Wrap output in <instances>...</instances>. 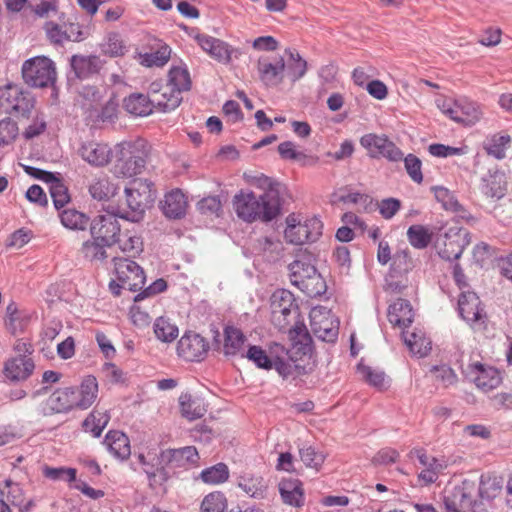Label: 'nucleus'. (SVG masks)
Listing matches in <instances>:
<instances>
[{"label": "nucleus", "instance_id": "8fccbe9b", "mask_svg": "<svg viewBox=\"0 0 512 512\" xmlns=\"http://www.w3.org/2000/svg\"><path fill=\"white\" fill-rule=\"evenodd\" d=\"M170 56L171 48L167 44L159 42L156 51L143 56V63L148 67H162L169 61Z\"/></svg>", "mask_w": 512, "mask_h": 512}, {"label": "nucleus", "instance_id": "39448f33", "mask_svg": "<svg viewBox=\"0 0 512 512\" xmlns=\"http://www.w3.org/2000/svg\"><path fill=\"white\" fill-rule=\"evenodd\" d=\"M34 97L18 84L0 88V108L7 114L27 117L34 107Z\"/></svg>", "mask_w": 512, "mask_h": 512}, {"label": "nucleus", "instance_id": "b1692460", "mask_svg": "<svg viewBox=\"0 0 512 512\" xmlns=\"http://www.w3.org/2000/svg\"><path fill=\"white\" fill-rule=\"evenodd\" d=\"M387 317L393 326L405 329L409 327L414 320V311L410 301L398 298L389 305Z\"/></svg>", "mask_w": 512, "mask_h": 512}, {"label": "nucleus", "instance_id": "37998d69", "mask_svg": "<svg viewBox=\"0 0 512 512\" xmlns=\"http://www.w3.org/2000/svg\"><path fill=\"white\" fill-rule=\"evenodd\" d=\"M61 223L71 230H85L89 224V217L75 209H66L60 214Z\"/></svg>", "mask_w": 512, "mask_h": 512}, {"label": "nucleus", "instance_id": "20e7f679", "mask_svg": "<svg viewBox=\"0 0 512 512\" xmlns=\"http://www.w3.org/2000/svg\"><path fill=\"white\" fill-rule=\"evenodd\" d=\"M127 206L130 212L121 214L120 217L132 222L139 221L145 209L152 206L156 198L153 183L147 180L135 181L132 187L125 189Z\"/></svg>", "mask_w": 512, "mask_h": 512}, {"label": "nucleus", "instance_id": "680f3d73", "mask_svg": "<svg viewBox=\"0 0 512 512\" xmlns=\"http://www.w3.org/2000/svg\"><path fill=\"white\" fill-rule=\"evenodd\" d=\"M357 371L362 378L370 385L382 388L384 386L385 374L382 371L375 370L363 363L357 365Z\"/></svg>", "mask_w": 512, "mask_h": 512}, {"label": "nucleus", "instance_id": "4d7b16f0", "mask_svg": "<svg viewBox=\"0 0 512 512\" xmlns=\"http://www.w3.org/2000/svg\"><path fill=\"white\" fill-rule=\"evenodd\" d=\"M253 184L260 189H263L264 193H272L277 203H281L280 193L282 184L277 180L268 177L264 174H260L253 178Z\"/></svg>", "mask_w": 512, "mask_h": 512}, {"label": "nucleus", "instance_id": "e433bc0d", "mask_svg": "<svg viewBox=\"0 0 512 512\" xmlns=\"http://www.w3.org/2000/svg\"><path fill=\"white\" fill-rule=\"evenodd\" d=\"M238 486L249 496L263 498L267 485L261 476L243 475L238 479Z\"/></svg>", "mask_w": 512, "mask_h": 512}, {"label": "nucleus", "instance_id": "7ed1b4c3", "mask_svg": "<svg viewBox=\"0 0 512 512\" xmlns=\"http://www.w3.org/2000/svg\"><path fill=\"white\" fill-rule=\"evenodd\" d=\"M116 279L109 283V289L114 296H120L121 289L132 292L141 290L146 281L142 267L127 258H114Z\"/></svg>", "mask_w": 512, "mask_h": 512}, {"label": "nucleus", "instance_id": "423d86ee", "mask_svg": "<svg viewBox=\"0 0 512 512\" xmlns=\"http://www.w3.org/2000/svg\"><path fill=\"white\" fill-rule=\"evenodd\" d=\"M22 77L24 82L31 87L51 86L56 80L55 65L45 56L28 59L22 65Z\"/></svg>", "mask_w": 512, "mask_h": 512}, {"label": "nucleus", "instance_id": "c9c22d12", "mask_svg": "<svg viewBox=\"0 0 512 512\" xmlns=\"http://www.w3.org/2000/svg\"><path fill=\"white\" fill-rule=\"evenodd\" d=\"M110 416L106 411H99L94 409L89 413L82 423L83 430L89 432L93 437L98 438L101 436L102 431L109 423Z\"/></svg>", "mask_w": 512, "mask_h": 512}, {"label": "nucleus", "instance_id": "603ef678", "mask_svg": "<svg viewBox=\"0 0 512 512\" xmlns=\"http://www.w3.org/2000/svg\"><path fill=\"white\" fill-rule=\"evenodd\" d=\"M287 227L284 232L285 239L292 244L301 245L310 242L307 230L303 223H292L290 217L287 218Z\"/></svg>", "mask_w": 512, "mask_h": 512}, {"label": "nucleus", "instance_id": "c85d7f7f", "mask_svg": "<svg viewBox=\"0 0 512 512\" xmlns=\"http://www.w3.org/2000/svg\"><path fill=\"white\" fill-rule=\"evenodd\" d=\"M123 105L127 112L135 116H147L152 113L154 107L159 109L157 99H150L142 93L131 94L124 99Z\"/></svg>", "mask_w": 512, "mask_h": 512}, {"label": "nucleus", "instance_id": "f257e3e1", "mask_svg": "<svg viewBox=\"0 0 512 512\" xmlns=\"http://www.w3.org/2000/svg\"><path fill=\"white\" fill-rule=\"evenodd\" d=\"M273 197L272 193L257 197L252 191L241 190L234 196L233 206L237 216L245 222H270L281 212V203Z\"/></svg>", "mask_w": 512, "mask_h": 512}, {"label": "nucleus", "instance_id": "3c124183", "mask_svg": "<svg viewBox=\"0 0 512 512\" xmlns=\"http://www.w3.org/2000/svg\"><path fill=\"white\" fill-rule=\"evenodd\" d=\"M106 247L107 245H104L98 239L92 238V240H87L82 244L81 253L89 261H103L107 258Z\"/></svg>", "mask_w": 512, "mask_h": 512}, {"label": "nucleus", "instance_id": "774afa93", "mask_svg": "<svg viewBox=\"0 0 512 512\" xmlns=\"http://www.w3.org/2000/svg\"><path fill=\"white\" fill-rule=\"evenodd\" d=\"M222 204L217 196L205 197L197 203V208L204 215H218Z\"/></svg>", "mask_w": 512, "mask_h": 512}, {"label": "nucleus", "instance_id": "f8f14e48", "mask_svg": "<svg viewBox=\"0 0 512 512\" xmlns=\"http://www.w3.org/2000/svg\"><path fill=\"white\" fill-rule=\"evenodd\" d=\"M209 349V342L200 334L192 331L185 332L177 344L178 356L190 362L204 360Z\"/></svg>", "mask_w": 512, "mask_h": 512}, {"label": "nucleus", "instance_id": "ea45409f", "mask_svg": "<svg viewBox=\"0 0 512 512\" xmlns=\"http://www.w3.org/2000/svg\"><path fill=\"white\" fill-rule=\"evenodd\" d=\"M285 54L289 57L287 76L292 82H296L305 75L307 62L301 58L295 49L288 48L285 50Z\"/></svg>", "mask_w": 512, "mask_h": 512}, {"label": "nucleus", "instance_id": "a18cd8bd", "mask_svg": "<svg viewBox=\"0 0 512 512\" xmlns=\"http://www.w3.org/2000/svg\"><path fill=\"white\" fill-rule=\"evenodd\" d=\"M101 52L109 57H120L126 52V46L119 33L111 32L100 45Z\"/></svg>", "mask_w": 512, "mask_h": 512}, {"label": "nucleus", "instance_id": "2eb2a0df", "mask_svg": "<svg viewBox=\"0 0 512 512\" xmlns=\"http://www.w3.org/2000/svg\"><path fill=\"white\" fill-rule=\"evenodd\" d=\"M219 337L220 333L216 330L214 335L215 349H221L226 357L241 356L244 358L247 338L239 328L230 325L224 328V343L222 347Z\"/></svg>", "mask_w": 512, "mask_h": 512}, {"label": "nucleus", "instance_id": "a211bd4d", "mask_svg": "<svg viewBox=\"0 0 512 512\" xmlns=\"http://www.w3.org/2000/svg\"><path fill=\"white\" fill-rule=\"evenodd\" d=\"M288 269L291 283L302 291L308 289V281L320 279L317 269L311 264L309 257L305 255L290 263Z\"/></svg>", "mask_w": 512, "mask_h": 512}, {"label": "nucleus", "instance_id": "6ab92c4d", "mask_svg": "<svg viewBox=\"0 0 512 512\" xmlns=\"http://www.w3.org/2000/svg\"><path fill=\"white\" fill-rule=\"evenodd\" d=\"M158 464H165L173 468L187 467L196 464L199 460L198 451L194 446L161 451L157 457Z\"/></svg>", "mask_w": 512, "mask_h": 512}, {"label": "nucleus", "instance_id": "bb28decb", "mask_svg": "<svg viewBox=\"0 0 512 512\" xmlns=\"http://www.w3.org/2000/svg\"><path fill=\"white\" fill-rule=\"evenodd\" d=\"M103 444L114 457L120 460H126L131 455L129 438L121 431H109L104 438Z\"/></svg>", "mask_w": 512, "mask_h": 512}, {"label": "nucleus", "instance_id": "de8ad7c7", "mask_svg": "<svg viewBox=\"0 0 512 512\" xmlns=\"http://www.w3.org/2000/svg\"><path fill=\"white\" fill-rule=\"evenodd\" d=\"M154 333L157 339L162 342H172L178 337V327L172 324L168 319L159 317L154 323Z\"/></svg>", "mask_w": 512, "mask_h": 512}, {"label": "nucleus", "instance_id": "338daca9", "mask_svg": "<svg viewBox=\"0 0 512 512\" xmlns=\"http://www.w3.org/2000/svg\"><path fill=\"white\" fill-rule=\"evenodd\" d=\"M341 201L345 203L360 204L364 211H372L377 205V202H375L370 196L359 192L348 193L341 197Z\"/></svg>", "mask_w": 512, "mask_h": 512}, {"label": "nucleus", "instance_id": "a19ab883", "mask_svg": "<svg viewBox=\"0 0 512 512\" xmlns=\"http://www.w3.org/2000/svg\"><path fill=\"white\" fill-rule=\"evenodd\" d=\"M311 329L315 337L324 342H335L338 337V327L333 325L329 319L317 321L315 318L311 320Z\"/></svg>", "mask_w": 512, "mask_h": 512}, {"label": "nucleus", "instance_id": "2f4dec72", "mask_svg": "<svg viewBox=\"0 0 512 512\" xmlns=\"http://www.w3.org/2000/svg\"><path fill=\"white\" fill-rule=\"evenodd\" d=\"M179 405L182 416L190 421L201 418L207 411L203 399L189 393L179 397Z\"/></svg>", "mask_w": 512, "mask_h": 512}, {"label": "nucleus", "instance_id": "49530a36", "mask_svg": "<svg viewBox=\"0 0 512 512\" xmlns=\"http://www.w3.org/2000/svg\"><path fill=\"white\" fill-rule=\"evenodd\" d=\"M200 478L207 484H221L228 480L229 469L225 463H217L202 470Z\"/></svg>", "mask_w": 512, "mask_h": 512}, {"label": "nucleus", "instance_id": "5701e85b", "mask_svg": "<svg viewBox=\"0 0 512 512\" xmlns=\"http://www.w3.org/2000/svg\"><path fill=\"white\" fill-rule=\"evenodd\" d=\"M285 67L283 57L277 58L274 63L269 62L266 58L258 60L259 77L266 86L279 85L284 79Z\"/></svg>", "mask_w": 512, "mask_h": 512}, {"label": "nucleus", "instance_id": "58836bf2", "mask_svg": "<svg viewBox=\"0 0 512 512\" xmlns=\"http://www.w3.org/2000/svg\"><path fill=\"white\" fill-rule=\"evenodd\" d=\"M433 234L421 224L411 225L407 230V239L416 249H425L432 241Z\"/></svg>", "mask_w": 512, "mask_h": 512}, {"label": "nucleus", "instance_id": "393cba45", "mask_svg": "<svg viewBox=\"0 0 512 512\" xmlns=\"http://www.w3.org/2000/svg\"><path fill=\"white\" fill-rule=\"evenodd\" d=\"M70 65L77 78L87 79L100 72L104 61L96 55H73L70 59Z\"/></svg>", "mask_w": 512, "mask_h": 512}, {"label": "nucleus", "instance_id": "473e14b6", "mask_svg": "<svg viewBox=\"0 0 512 512\" xmlns=\"http://www.w3.org/2000/svg\"><path fill=\"white\" fill-rule=\"evenodd\" d=\"M289 339L296 353L307 355L311 352L312 338L303 322L298 321L289 329Z\"/></svg>", "mask_w": 512, "mask_h": 512}, {"label": "nucleus", "instance_id": "4c0bfd02", "mask_svg": "<svg viewBox=\"0 0 512 512\" xmlns=\"http://www.w3.org/2000/svg\"><path fill=\"white\" fill-rule=\"evenodd\" d=\"M278 153L284 160H295L302 162L303 165H315L319 158L316 156H308L303 152L295 149L292 141H284L278 145Z\"/></svg>", "mask_w": 512, "mask_h": 512}, {"label": "nucleus", "instance_id": "69168bd1", "mask_svg": "<svg viewBox=\"0 0 512 512\" xmlns=\"http://www.w3.org/2000/svg\"><path fill=\"white\" fill-rule=\"evenodd\" d=\"M273 321L280 329H286L290 324L288 317L292 312H297L298 308L295 307H281L277 304H271Z\"/></svg>", "mask_w": 512, "mask_h": 512}, {"label": "nucleus", "instance_id": "052dcab7", "mask_svg": "<svg viewBox=\"0 0 512 512\" xmlns=\"http://www.w3.org/2000/svg\"><path fill=\"white\" fill-rule=\"evenodd\" d=\"M510 140L509 135H493L486 146L487 153L497 159L504 158Z\"/></svg>", "mask_w": 512, "mask_h": 512}, {"label": "nucleus", "instance_id": "aec40b11", "mask_svg": "<svg viewBox=\"0 0 512 512\" xmlns=\"http://www.w3.org/2000/svg\"><path fill=\"white\" fill-rule=\"evenodd\" d=\"M78 154L91 166L103 167L110 162L112 150L107 144L88 141L81 144Z\"/></svg>", "mask_w": 512, "mask_h": 512}, {"label": "nucleus", "instance_id": "c756f323", "mask_svg": "<svg viewBox=\"0 0 512 512\" xmlns=\"http://www.w3.org/2000/svg\"><path fill=\"white\" fill-rule=\"evenodd\" d=\"M98 394V382L92 375L86 376L79 388H76V402L78 409L89 408L96 400Z\"/></svg>", "mask_w": 512, "mask_h": 512}, {"label": "nucleus", "instance_id": "f3484780", "mask_svg": "<svg viewBox=\"0 0 512 512\" xmlns=\"http://www.w3.org/2000/svg\"><path fill=\"white\" fill-rule=\"evenodd\" d=\"M470 374L476 387L484 392H489L500 386L503 376L497 368L480 362L469 365Z\"/></svg>", "mask_w": 512, "mask_h": 512}, {"label": "nucleus", "instance_id": "4468645a", "mask_svg": "<svg viewBox=\"0 0 512 512\" xmlns=\"http://www.w3.org/2000/svg\"><path fill=\"white\" fill-rule=\"evenodd\" d=\"M408 456L410 458L416 456L419 463L424 467V469L419 473L418 479L425 485L435 483L439 474L448 467V462L444 458L439 459L429 456L422 448L412 449Z\"/></svg>", "mask_w": 512, "mask_h": 512}, {"label": "nucleus", "instance_id": "6e6552de", "mask_svg": "<svg viewBox=\"0 0 512 512\" xmlns=\"http://www.w3.org/2000/svg\"><path fill=\"white\" fill-rule=\"evenodd\" d=\"M470 232L465 228L450 227L436 240L438 255L447 261H454L461 257L464 249L470 244Z\"/></svg>", "mask_w": 512, "mask_h": 512}, {"label": "nucleus", "instance_id": "6e6d98bb", "mask_svg": "<svg viewBox=\"0 0 512 512\" xmlns=\"http://www.w3.org/2000/svg\"><path fill=\"white\" fill-rule=\"evenodd\" d=\"M49 191L56 209L64 207L70 200L67 187L58 177L49 184Z\"/></svg>", "mask_w": 512, "mask_h": 512}, {"label": "nucleus", "instance_id": "1a4fd4ad", "mask_svg": "<svg viewBox=\"0 0 512 512\" xmlns=\"http://www.w3.org/2000/svg\"><path fill=\"white\" fill-rule=\"evenodd\" d=\"M190 73L186 67L173 66L168 73L167 88L170 89V97L167 100L157 99V105L162 112L176 109L182 102L181 93L191 89Z\"/></svg>", "mask_w": 512, "mask_h": 512}, {"label": "nucleus", "instance_id": "dca6fc26", "mask_svg": "<svg viewBox=\"0 0 512 512\" xmlns=\"http://www.w3.org/2000/svg\"><path fill=\"white\" fill-rule=\"evenodd\" d=\"M445 107V105L443 106ZM443 112L452 120L465 126H472L481 118L482 112L477 103L468 99H459L444 108Z\"/></svg>", "mask_w": 512, "mask_h": 512}, {"label": "nucleus", "instance_id": "c03bdc74", "mask_svg": "<svg viewBox=\"0 0 512 512\" xmlns=\"http://www.w3.org/2000/svg\"><path fill=\"white\" fill-rule=\"evenodd\" d=\"M42 475L51 481H64L70 485L76 480L77 470L72 467H52L44 465L42 467Z\"/></svg>", "mask_w": 512, "mask_h": 512}, {"label": "nucleus", "instance_id": "79ce46f5", "mask_svg": "<svg viewBox=\"0 0 512 512\" xmlns=\"http://www.w3.org/2000/svg\"><path fill=\"white\" fill-rule=\"evenodd\" d=\"M505 190V182L501 174L496 173L482 179L481 191L487 197L500 199L504 196Z\"/></svg>", "mask_w": 512, "mask_h": 512}, {"label": "nucleus", "instance_id": "72a5a7b5", "mask_svg": "<svg viewBox=\"0 0 512 512\" xmlns=\"http://www.w3.org/2000/svg\"><path fill=\"white\" fill-rule=\"evenodd\" d=\"M279 491L284 503L300 507L304 502L302 484L299 480H284L279 484Z\"/></svg>", "mask_w": 512, "mask_h": 512}, {"label": "nucleus", "instance_id": "13d9d810", "mask_svg": "<svg viewBox=\"0 0 512 512\" xmlns=\"http://www.w3.org/2000/svg\"><path fill=\"white\" fill-rule=\"evenodd\" d=\"M301 461L310 468L319 470L325 461L326 456L312 446H305L299 449Z\"/></svg>", "mask_w": 512, "mask_h": 512}, {"label": "nucleus", "instance_id": "f03ea898", "mask_svg": "<svg viewBox=\"0 0 512 512\" xmlns=\"http://www.w3.org/2000/svg\"><path fill=\"white\" fill-rule=\"evenodd\" d=\"M151 154V145L144 138L124 141L115 147V173L123 177L141 174Z\"/></svg>", "mask_w": 512, "mask_h": 512}, {"label": "nucleus", "instance_id": "7c9ffc66", "mask_svg": "<svg viewBox=\"0 0 512 512\" xmlns=\"http://www.w3.org/2000/svg\"><path fill=\"white\" fill-rule=\"evenodd\" d=\"M29 321L30 315L24 310H19L14 302L7 306L5 327L12 335L24 332Z\"/></svg>", "mask_w": 512, "mask_h": 512}, {"label": "nucleus", "instance_id": "bf43d9fd", "mask_svg": "<svg viewBox=\"0 0 512 512\" xmlns=\"http://www.w3.org/2000/svg\"><path fill=\"white\" fill-rule=\"evenodd\" d=\"M19 135L17 123L11 118H4L0 121V146L12 144Z\"/></svg>", "mask_w": 512, "mask_h": 512}, {"label": "nucleus", "instance_id": "f704fd0d", "mask_svg": "<svg viewBox=\"0 0 512 512\" xmlns=\"http://www.w3.org/2000/svg\"><path fill=\"white\" fill-rule=\"evenodd\" d=\"M91 197L98 201H106L116 193V187L109 177L103 173L92 179L88 187Z\"/></svg>", "mask_w": 512, "mask_h": 512}, {"label": "nucleus", "instance_id": "ddd939ff", "mask_svg": "<svg viewBox=\"0 0 512 512\" xmlns=\"http://www.w3.org/2000/svg\"><path fill=\"white\" fill-rule=\"evenodd\" d=\"M120 230L116 215L111 213L98 215L90 223L92 238L98 239L107 247H111L119 241Z\"/></svg>", "mask_w": 512, "mask_h": 512}, {"label": "nucleus", "instance_id": "0eeeda50", "mask_svg": "<svg viewBox=\"0 0 512 512\" xmlns=\"http://www.w3.org/2000/svg\"><path fill=\"white\" fill-rule=\"evenodd\" d=\"M460 317L475 331L484 332L488 326V315L479 296L473 291H462L458 299Z\"/></svg>", "mask_w": 512, "mask_h": 512}, {"label": "nucleus", "instance_id": "864d4df0", "mask_svg": "<svg viewBox=\"0 0 512 512\" xmlns=\"http://www.w3.org/2000/svg\"><path fill=\"white\" fill-rule=\"evenodd\" d=\"M244 357L253 362L258 368L264 370L273 368V363L270 361L268 352L260 346L249 345Z\"/></svg>", "mask_w": 512, "mask_h": 512}, {"label": "nucleus", "instance_id": "a878e982", "mask_svg": "<svg viewBox=\"0 0 512 512\" xmlns=\"http://www.w3.org/2000/svg\"><path fill=\"white\" fill-rule=\"evenodd\" d=\"M434 196L446 211L456 213L460 218L468 223L474 221V217L459 203L455 195L447 188L439 186L434 187Z\"/></svg>", "mask_w": 512, "mask_h": 512}, {"label": "nucleus", "instance_id": "09e8293b", "mask_svg": "<svg viewBox=\"0 0 512 512\" xmlns=\"http://www.w3.org/2000/svg\"><path fill=\"white\" fill-rule=\"evenodd\" d=\"M405 344L414 355L420 357L426 356L431 350V343L427 341L423 336L416 334L415 332L407 334L402 332Z\"/></svg>", "mask_w": 512, "mask_h": 512}, {"label": "nucleus", "instance_id": "e2e57ef3", "mask_svg": "<svg viewBox=\"0 0 512 512\" xmlns=\"http://www.w3.org/2000/svg\"><path fill=\"white\" fill-rule=\"evenodd\" d=\"M44 29L48 40L52 44L62 46L67 42L63 24L61 25L53 21H48L45 23Z\"/></svg>", "mask_w": 512, "mask_h": 512}, {"label": "nucleus", "instance_id": "412c9836", "mask_svg": "<svg viewBox=\"0 0 512 512\" xmlns=\"http://www.w3.org/2000/svg\"><path fill=\"white\" fill-rule=\"evenodd\" d=\"M195 40L206 53L218 62L226 64L231 61L234 49L223 40L206 34H197Z\"/></svg>", "mask_w": 512, "mask_h": 512}, {"label": "nucleus", "instance_id": "5fc2aeb1", "mask_svg": "<svg viewBox=\"0 0 512 512\" xmlns=\"http://www.w3.org/2000/svg\"><path fill=\"white\" fill-rule=\"evenodd\" d=\"M227 499L222 492H213L205 496L201 503V512H225Z\"/></svg>", "mask_w": 512, "mask_h": 512}, {"label": "nucleus", "instance_id": "cd10ccee", "mask_svg": "<svg viewBox=\"0 0 512 512\" xmlns=\"http://www.w3.org/2000/svg\"><path fill=\"white\" fill-rule=\"evenodd\" d=\"M187 200L180 189L172 190L165 195L162 206L163 213L170 219H180L185 216Z\"/></svg>", "mask_w": 512, "mask_h": 512}, {"label": "nucleus", "instance_id": "9d476101", "mask_svg": "<svg viewBox=\"0 0 512 512\" xmlns=\"http://www.w3.org/2000/svg\"><path fill=\"white\" fill-rule=\"evenodd\" d=\"M360 144L371 158L383 157L391 162H399L404 156L400 148L386 135L365 134L360 138Z\"/></svg>", "mask_w": 512, "mask_h": 512}, {"label": "nucleus", "instance_id": "4be33fe9", "mask_svg": "<svg viewBox=\"0 0 512 512\" xmlns=\"http://www.w3.org/2000/svg\"><path fill=\"white\" fill-rule=\"evenodd\" d=\"M35 369L32 358L10 357L3 366V375L10 382H20L28 379Z\"/></svg>", "mask_w": 512, "mask_h": 512}, {"label": "nucleus", "instance_id": "9b49d317", "mask_svg": "<svg viewBox=\"0 0 512 512\" xmlns=\"http://www.w3.org/2000/svg\"><path fill=\"white\" fill-rule=\"evenodd\" d=\"M78 408L76 402V387H63L56 389L38 407L42 416L65 414Z\"/></svg>", "mask_w": 512, "mask_h": 512}, {"label": "nucleus", "instance_id": "0e129e2a", "mask_svg": "<svg viewBox=\"0 0 512 512\" xmlns=\"http://www.w3.org/2000/svg\"><path fill=\"white\" fill-rule=\"evenodd\" d=\"M404 159L405 169L410 178L420 184L423 181V174L421 171V160L414 154H408Z\"/></svg>", "mask_w": 512, "mask_h": 512}]
</instances>
